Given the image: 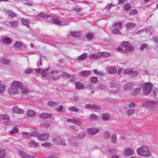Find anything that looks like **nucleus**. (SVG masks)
<instances>
[{
	"label": "nucleus",
	"mask_w": 158,
	"mask_h": 158,
	"mask_svg": "<svg viewBox=\"0 0 158 158\" xmlns=\"http://www.w3.org/2000/svg\"><path fill=\"white\" fill-rule=\"evenodd\" d=\"M70 34L73 37H79L81 35V32L79 31H71L70 32Z\"/></svg>",
	"instance_id": "6ab92c4d"
},
{
	"label": "nucleus",
	"mask_w": 158,
	"mask_h": 158,
	"mask_svg": "<svg viewBox=\"0 0 158 158\" xmlns=\"http://www.w3.org/2000/svg\"><path fill=\"white\" fill-rule=\"evenodd\" d=\"M69 142L71 145L73 146H75L76 145L77 143L74 139H71L69 140Z\"/></svg>",
	"instance_id": "338daca9"
},
{
	"label": "nucleus",
	"mask_w": 158,
	"mask_h": 158,
	"mask_svg": "<svg viewBox=\"0 0 158 158\" xmlns=\"http://www.w3.org/2000/svg\"><path fill=\"white\" fill-rule=\"evenodd\" d=\"M1 41L4 44H9L11 42V39L10 38L6 37L2 39Z\"/></svg>",
	"instance_id": "412c9836"
},
{
	"label": "nucleus",
	"mask_w": 158,
	"mask_h": 158,
	"mask_svg": "<svg viewBox=\"0 0 158 158\" xmlns=\"http://www.w3.org/2000/svg\"><path fill=\"white\" fill-rule=\"evenodd\" d=\"M100 58V57L99 56L94 54L90 55L89 57V59L91 60H94L96 59H99Z\"/></svg>",
	"instance_id": "c756f323"
},
{
	"label": "nucleus",
	"mask_w": 158,
	"mask_h": 158,
	"mask_svg": "<svg viewBox=\"0 0 158 158\" xmlns=\"http://www.w3.org/2000/svg\"><path fill=\"white\" fill-rule=\"evenodd\" d=\"M85 136V133L79 134L77 136V138L78 139H83Z\"/></svg>",
	"instance_id": "052dcab7"
},
{
	"label": "nucleus",
	"mask_w": 158,
	"mask_h": 158,
	"mask_svg": "<svg viewBox=\"0 0 158 158\" xmlns=\"http://www.w3.org/2000/svg\"><path fill=\"white\" fill-rule=\"evenodd\" d=\"M117 71V69L114 67H110L108 69V72L110 73H115Z\"/></svg>",
	"instance_id": "72a5a7b5"
},
{
	"label": "nucleus",
	"mask_w": 158,
	"mask_h": 158,
	"mask_svg": "<svg viewBox=\"0 0 158 158\" xmlns=\"http://www.w3.org/2000/svg\"><path fill=\"white\" fill-rule=\"evenodd\" d=\"M22 21L23 24L27 27H28L29 25V23L28 21L26 19H22Z\"/></svg>",
	"instance_id": "5fc2aeb1"
},
{
	"label": "nucleus",
	"mask_w": 158,
	"mask_h": 158,
	"mask_svg": "<svg viewBox=\"0 0 158 158\" xmlns=\"http://www.w3.org/2000/svg\"><path fill=\"white\" fill-rule=\"evenodd\" d=\"M62 76L63 77L67 78H69L71 77V75L66 73H64L63 74Z\"/></svg>",
	"instance_id": "774afa93"
},
{
	"label": "nucleus",
	"mask_w": 158,
	"mask_h": 158,
	"mask_svg": "<svg viewBox=\"0 0 158 158\" xmlns=\"http://www.w3.org/2000/svg\"><path fill=\"white\" fill-rule=\"evenodd\" d=\"M6 156V150L3 149H0V158H5Z\"/></svg>",
	"instance_id": "2f4dec72"
},
{
	"label": "nucleus",
	"mask_w": 158,
	"mask_h": 158,
	"mask_svg": "<svg viewBox=\"0 0 158 158\" xmlns=\"http://www.w3.org/2000/svg\"><path fill=\"white\" fill-rule=\"evenodd\" d=\"M42 145L44 147H50L52 145L51 144L48 142H46L42 144Z\"/></svg>",
	"instance_id": "69168bd1"
},
{
	"label": "nucleus",
	"mask_w": 158,
	"mask_h": 158,
	"mask_svg": "<svg viewBox=\"0 0 158 158\" xmlns=\"http://www.w3.org/2000/svg\"><path fill=\"white\" fill-rule=\"evenodd\" d=\"M152 86L150 83H146L144 84L143 94L145 95H148L150 94L151 91Z\"/></svg>",
	"instance_id": "39448f33"
},
{
	"label": "nucleus",
	"mask_w": 158,
	"mask_h": 158,
	"mask_svg": "<svg viewBox=\"0 0 158 158\" xmlns=\"http://www.w3.org/2000/svg\"><path fill=\"white\" fill-rule=\"evenodd\" d=\"M136 152L139 156L148 157L152 155V151L149 147L144 146L138 148Z\"/></svg>",
	"instance_id": "f03ea898"
},
{
	"label": "nucleus",
	"mask_w": 158,
	"mask_h": 158,
	"mask_svg": "<svg viewBox=\"0 0 158 158\" xmlns=\"http://www.w3.org/2000/svg\"><path fill=\"white\" fill-rule=\"evenodd\" d=\"M122 23L120 22H116L112 26L114 28L120 29L122 27Z\"/></svg>",
	"instance_id": "a878e982"
},
{
	"label": "nucleus",
	"mask_w": 158,
	"mask_h": 158,
	"mask_svg": "<svg viewBox=\"0 0 158 158\" xmlns=\"http://www.w3.org/2000/svg\"><path fill=\"white\" fill-rule=\"evenodd\" d=\"M41 126L42 127H45L46 128L49 127H50V125L46 123H43L40 124Z\"/></svg>",
	"instance_id": "bf43d9fd"
},
{
	"label": "nucleus",
	"mask_w": 158,
	"mask_h": 158,
	"mask_svg": "<svg viewBox=\"0 0 158 158\" xmlns=\"http://www.w3.org/2000/svg\"><path fill=\"white\" fill-rule=\"evenodd\" d=\"M22 85V84L20 81H13L11 83L10 88L8 89L9 93L10 95L19 94Z\"/></svg>",
	"instance_id": "f257e3e1"
},
{
	"label": "nucleus",
	"mask_w": 158,
	"mask_h": 158,
	"mask_svg": "<svg viewBox=\"0 0 158 158\" xmlns=\"http://www.w3.org/2000/svg\"><path fill=\"white\" fill-rule=\"evenodd\" d=\"M90 82L93 83H95L98 81V80L97 77H92L90 78Z\"/></svg>",
	"instance_id": "8fccbe9b"
},
{
	"label": "nucleus",
	"mask_w": 158,
	"mask_h": 158,
	"mask_svg": "<svg viewBox=\"0 0 158 158\" xmlns=\"http://www.w3.org/2000/svg\"><path fill=\"white\" fill-rule=\"evenodd\" d=\"M0 118L1 119L4 120H9L10 119V118L8 115L4 114L1 115H0Z\"/></svg>",
	"instance_id": "79ce46f5"
},
{
	"label": "nucleus",
	"mask_w": 158,
	"mask_h": 158,
	"mask_svg": "<svg viewBox=\"0 0 158 158\" xmlns=\"http://www.w3.org/2000/svg\"><path fill=\"white\" fill-rule=\"evenodd\" d=\"M21 134L23 137L27 139H30L32 136H35L34 135V133H32L31 134L26 132H23Z\"/></svg>",
	"instance_id": "dca6fc26"
},
{
	"label": "nucleus",
	"mask_w": 158,
	"mask_h": 158,
	"mask_svg": "<svg viewBox=\"0 0 158 158\" xmlns=\"http://www.w3.org/2000/svg\"><path fill=\"white\" fill-rule=\"evenodd\" d=\"M58 154L55 152H52L49 158H57Z\"/></svg>",
	"instance_id": "4d7b16f0"
},
{
	"label": "nucleus",
	"mask_w": 158,
	"mask_h": 158,
	"mask_svg": "<svg viewBox=\"0 0 158 158\" xmlns=\"http://www.w3.org/2000/svg\"><path fill=\"white\" fill-rule=\"evenodd\" d=\"M89 118L92 120H96L98 119V117L94 114H93L89 116Z\"/></svg>",
	"instance_id": "3c124183"
},
{
	"label": "nucleus",
	"mask_w": 158,
	"mask_h": 158,
	"mask_svg": "<svg viewBox=\"0 0 158 158\" xmlns=\"http://www.w3.org/2000/svg\"><path fill=\"white\" fill-rule=\"evenodd\" d=\"M131 70V69H126L123 71V73H127L132 77H135L138 75V72L137 71H133Z\"/></svg>",
	"instance_id": "0eeeda50"
},
{
	"label": "nucleus",
	"mask_w": 158,
	"mask_h": 158,
	"mask_svg": "<svg viewBox=\"0 0 158 158\" xmlns=\"http://www.w3.org/2000/svg\"><path fill=\"white\" fill-rule=\"evenodd\" d=\"M69 110L72 111L77 112L79 109L74 106H71L69 108Z\"/></svg>",
	"instance_id": "13d9d810"
},
{
	"label": "nucleus",
	"mask_w": 158,
	"mask_h": 158,
	"mask_svg": "<svg viewBox=\"0 0 158 158\" xmlns=\"http://www.w3.org/2000/svg\"><path fill=\"white\" fill-rule=\"evenodd\" d=\"M110 140L111 143H115L117 141V138L115 135L112 134Z\"/></svg>",
	"instance_id": "e433bc0d"
},
{
	"label": "nucleus",
	"mask_w": 158,
	"mask_h": 158,
	"mask_svg": "<svg viewBox=\"0 0 158 158\" xmlns=\"http://www.w3.org/2000/svg\"><path fill=\"white\" fill-rule=\"evenodd\" d=\"M28 144L30 147H36L38 146L37 143L34 140L28 142Z\"/></svg>",
	"instance_id": "f704fd0d"
},
{
	"label": "nucleus",
	"mask_w": 158,
	"mask_h": 158,
	"mask_svg": "<svg viewBox=\"0 0 158 158\" xmlns=\"http://www.w3.org/2000/svg\"><path fill=\"white\" fill-rule=\"evenodd\" d=\"M12 111L13 113L18 114H23L24 112L23 110L19 108L17 106H15L13 108Z\"/></svg>",
	"instance_id": "2eb2a0df"
},
{
	"label": "nucleus",
	"mask_w": 158,
	"mask_h": 158,
	"mask_svg": "<svg viewBox=\"0 0 158 158\" xmlns=\"http://www.w3.org/2000/svg\"><path fill=\"white\" fill-rule=\"evenodd\" d=\"M97 87L98 89H105L106 88V85L101 83L98 84Z\"/></svg>",
	"instance_id": "c03bdc74"
},
{
	"label": "nucleus",
	"mask_w": 158,
	"mask_h": 158,
	"mask_svg": "<svg viewBox=\"0 0 158 158\" xmlns=\"http://www.w3.org/2000/svg\"><path fill=\"white\" fill-rule=\"evenodd\" d=\"M9 23L12 26L16 27L18 25V23L16 21H10Z\"/></svg>",
	"instance_id": "680f3d73"
},
{
	"label": "nucleus",
	"mask_w": 158,
	"mask_h": 158,
	"mask_svg": "<svg viewBox=\"0 0 158 158\" xmlns=\"http://www.w3.org/2000/svg\"><path fill=\"white\" fill-rule=\"evenodd\" d=\"M122 46L127 50L131 51L134 49V47L130 44L128 41H124L122 44Z\"/></svg>",
	"instance_id": "1a4fd4ad"
},
{
	"label": "nucleus",
	"mask_w": 158,
	"mask_h": 158,
	"mask_svg": "<svg viewBox=\"0 0 158 158\" xmlns=\"http://www.w3.org/2000/svg\"><path fill=\"white\" fill-rule=\"evenodd\" d=\"M125 26L127 29H130L134 27L135 26V24L132 23H128L126 24Z\"/></svg>",
	"instance_id": "c9c22d12"
},
{
	"label": "nucleus",
	"mask_w": 158,
	"mask_h": 158,
	"mask_svg": "<svg viewBox=\"0 0 158 158\" xmlns=\"http://www.w3.org/2000/svg\"><path fill=\"white\" fill-rule=\"evenodd\" d=\"M134 85V83L132 82H129L125 84L123 87V89L124 91L130 90Z\"/></svg>",
	"instance_id": "9b49d317"
},
{
	"label": "nucleus",
	"mask_w": 158,
	"mask_h": 158,
	"mask_svg": "<svg viewBox=\"0 0 158 158\" xmlns=\"http://www.w3.org/2000/svg\"><path fill=\"white\" fill-rule=\"evenodd\" d=\"M98 54L102 57H107L110 55V53L107 52H99Z\"/></svg>",
	"instance_id": "bb28decb"
},
{
	"label": "nucleus",
	"mask_w": 158,
	"mask_h": 158,
	"mask_svg": "<svg viewBox=\"0 0 158 158\" xmlns=\"http://www.w3.org/2000/svg\"><path fill=\"white\" fill-rule=\"evenodd\" d=\"M93 72L94 73L96 74L99 76H102L104 75L103 72L101 71H98L97 69H94L93 70Z\"/></svg>",
	"instance_id": "09e8293b"
},
{
	"label": "nucleus",
	"mask_w": 158,
	"mask_h": 158,
	"mask_svg": "<svg viewBox=\"0 0 158 158\" xmlns=\"http://www.w3.org/2000/svg\"><path fill=\"white\" fill-rule=\"evenodd\" d=\"M20 92L23 96H26L30 92L29 89L25 87L22 85V87L20 89Z\"/></svg>",
	"instance_id": "9d476101"
},
{
	"label": "nucleus",
	"mask_w": 158,
	"mask_h": 158,
	"mask_svg": "<svg viewBox=\"0 0 158 158\" xmlns=\"http://www.w3.org/2000/svg\"><path fill=\"white\" fill-rule=\"evenodd\" d=\"M131 8V6L129 3L126 4L124 6V9L126 11L129 10Z\"/></svg>",
	"instance_id": "37998d69"
},
{
	"label": "nucleus",
	"mask_w": 158,
	"mask_h": 158,
	"mask_svg": "<svg viewBox=\"0 0 158 158\" xmlns=\"http://www.w3.org/2000/svg\"><path fill=\"white\" fill-rule=\"evenodd\" d=\"M143 32L147 33L149 35H150L151 33V31L148 29H143L139 30L138 31L137 33L138 34H140Z\"/></svg>",
	"instance_id": "ea45409f"
},
{
	"label": "nucleus",
	"mask_w": 158,
	"mask_h": 158,
	"mask_svg": "<svg viewBox=\"0 0 158 158\" xmlns=\"http://www.w3.org/2000/svg\"><path fill=\"white\" fill-rule=\"evenodd\" d=\"M137 11L136 10H131L129 12V14L131 15H135L137 14Z\"/></svg>",
	"instance_id": "e2e57ef3"
},
{
	"label": "nucleus",
	"mask_w": 158,
	"mask_h": 158,
	"mask_svg": "<svg viewBox=\"0 0 158 158\" xmlns=\"http://www.w3.org/2000/svg\"><path fill=\"white\" fill-rule=\"evenodd\" d=\"M99 131V130L98 129L95 128H89L87 129V133L89 134L92 135H94L97 133Z\"/></svg>",
	"instance_id": "4468645a"
},
{
	"label": "nucleus",
	"mask_w": 158,
	"mask_h": 158,
	"mask_svg": "<svg viewBox=\"0 0 158 158\" xmlns=\"http://www.w3.org/2000/svg\"><path fill=\"white\" fill-rule=\"evenodd\" d=\"M142 106L150 111H156L158 110V101H148L143 103Z\"/></svg>",
	"instance_id": "7ed1b4c3"
},
{
	"label": "nucleus",
	"mask_w": 158,
	"mask_h": 158,
	"mask_svg": "<svg viewBox=\"0 0 158 158\" xmlns=\"http://www.w3.org/2000/svg\"><path fill=\"white\" fill-rule=\"evenodd\" d=\"M27 114L28 116L30 117H32L35 115V112L32 110H28L27 113Z\"/></svg>",
	"instance_id": "4c0bfd02"
},
{
	"label": "nucleus",
	"mask_w": 158,
	"mask_h": 158,
	"mask_svg": "<svg viewBox=\"0 0 158 158\" xmlns=\"http://www.w3.org/2000/svg\"><path fill=\"white\" fill-rule=\"evenodd\" d=\"M6 86L5 85L0 81V94H3L6 90Z\"/></svg>",
	"instance_id": "f3484780"
},
{
	"label": "nucleus",
	"mask_w": 158,
	"mask_h": 158,
	"mask_svg": "<svg viewBox=\"0 0 158 158\" xmlns=\"http://www.w3.org/2000/svg\"><path fill=\"white\" fill-rule=\"evenodd\" d=\"M110 85L112 87H118V88L121 89V87L120 84H118L117 82L114 81H113L110 82Z\"/></svg>",
	"instance_id": "393cba45"
},
{
	"label": "nucleus",
	"mask_w": 158,
	"mask_h": 158,
	"mask_svg": "<svg viewBox=\"0 0 158 158\" xmlns=\"http://www.w3.org/2000/svg\"><path fill=\"white\" fill-rule=\"evenodd\" d=\"M76 88L77 89H83L84 88V85L82 83L79 82H76L75 83Z\"/></svg>",
	"instance_id": "5701e85b"
},
{
	"label": "nucleus",
	"mask_w": 158,
	"mask_h": 158,
	"mask_svg": "<svg viewBox=\"0 0 158 158\" xmlns=\"http://www.w3.org/2000/svg\"><path fill=\"white\" fill-rule=\"evenodd\" d=\"M120 32V31L118 30V29L114 27L112 30V32L114 34H118Z\"/></svg>",
	"instance_id": "0e129e2a"
},
{
	"label": "nucleus",
	"mask_w": 158,
	"mask_h": 158,
	"mask_svg": "<svg viewBox=\"0 0 158 158\" xmlns=\"http://www.w3.org/2000/svg\"><path fill=\"white\" fill-rule=\"evenodd\" d=\"M110 118V115L107 113L103 114L102 117V120L104 121H109Z\"/></svg>",
	"instance_id": "a211bd4d"
},
{
	"label": "nucleus",
	"mask_w": 158,
	"mask_h": 158,
	"mask_svg": "<svg viewBox=\"0 0 158 158\" xmlns=\"http://www.w3.org/2000/svg\"><path fill=\"white\" fill-rule=\"evenodd\" d=\"M18 131V129L16 127H13L12 130L10 132V134H13L17 133Z\"/></svg>",
	"instance_id": "864d4df0"
},
{
	"label": "nucleus",
	"mask_w": 158,
	"mask_h": 158,
	"mask_svg": "<svg viewBox=\"0 0 158 158\" xmlns=\"http://www.w3.org/2000/svg\"><path fill=\"white\" fill-rule=\"evenodd\" d=\"M41 74L43 77H45L50 76L53 79H56L59 77L58 73L56 71H52L49 68H48L41 71Z\"/></svg>",
	"instance_id": "20e7f679"
},
{
	"label": "nucleus",
	"mask_w": 158,
	"mask_h": 158,
	"mask_svg": "<svg viewBox=\"0 0 158 158\" xmlns=\"http://www.w3.org/2000/svg\"><path fill=\"white\" fill-rule=\"evenodd\" d=\"M107 151L110 153H115L117 152V150L115 148H111L108 149Z\"/></svg>",
	"instance_id": "a18cd8bd"
},
{
	"label": "nucleus",
	"mask_w": 158,
	"mask_h": 158,
	"mask_svg": "<svg viewBox=\"0 0 158 158\" xmlns=\"http://www.w3.org/2000/svg\"><path fill=\"white\" fill-rule=\"evenodd\" d=\"M49 137L48 133L44 132L39 134L37 135L38 139L41 141H45L48 139Z\"/></svg>",
	"instance_id": "6e6552de"
},
{
	"label": "nucleus",
	"mask_w": 158,
	"mask_h": 158,
	"mask_svg": "<svg viewBox=\"0 0 158 158\" xmlns=\"http://www.w3.org/2000/svg\"><path fill=\"white\" fill-rule=\"evenodd\" d=\"M85 107L86 108L95 111H97L100 109L99 106L94 104L86 105Z\"/></svg>",
	"instance_id": "f8f14e48"
},
{
	"label": "nucleus",
	"mask_w": 158,
	"mask_h": 158,
	"mask_svg": "<svg viewBox=\"0 0 158 158\" xmlns=\"http://www.w3.org/2000/svg\"><path fill=\"white\" fill-rule=\"evenodd\" d=\"M90 71L89 70H84L81 71L79 73V75L80 76L83 77H85L89 75L90 74Z\"/></svg>",
	"instance_id": "aec40b11"
},
{
	"label": "nucleus",
	"mask_w": 158,
	"mask_h": 158,
	"mask_svg": "<svg viewBox=\"0 0 158 158\" xmlns=\"http://www.w3.org/2000/svg\"><path fill=\"white\" fill-rule=\"evenodd\" d=\"M6 13L8 15V16L11 17H15L16 15V14L15 13L10 10L7 11Z\"/></svg>",
	"instance_id": "7c9ffc66"
},
{
	"label": "nucleus",
	"mask_w": 158,
	"mask_h": 158,
	"mask_svg": "<svg viewBox=\"0 0 158 158\" xmlns=\"http://www.w3.org/2000/svg\"><path fill=\"white\" fill-rule=\"evenodd\" d=\"M135 110L134 109H131L127 111V113L129 116L132 115L134 113Z\"/></svg>",
	"instance_id": "603ef678"
},
{
	"label": "nucleus",
	"mask_w": 158,
	"mask_h": 158,
	"mask_svg": "<svg viewBox=\"0 0 158 158\" xmlns=\"http://www.w3.org/2000/svg\"><path fill=\"white\" fill-rule=\"evenodd\" d=\"M135 153L133 149L130 147H127L124 149L123 154L125 156H129L134 155Z\"/></svg>",
	"instance_id": "423d86ee"
},
{
	"label": "nucleus",
	"mask_w": 158,
	"mask_h": 158,
	"mask_svg": "<svg viewBox=\"0 0 158 158\" xmlns=\"http://www.w3.org/2000/svg\"><path fill=\"white\" fill-rule=\"evenodd\" d=\"M121 90V89L117 88L115 89H112L110 91V92L111 94H115L120 92Z\"/></svg>",
	"instance_id": "58836bf2"
},
{
	"label": "nucleus",
	"mask_w": 158,
	"mask_h": 158,
	"mask_svg": "<svg viewBox=\"0 0 158 158\" xmlns=\"http://www.w3.org/2000/svg\"><path fill=\"white\" fill-rule=\"evenodd\" d=\"M22 46V42L19 41H17L14 44V46L15 48H20Z\"/></svg>",
	"instance_id": "49530a36"
},
{
	"label": "nucleus",
	"mask_w": 158,
	"mask_h": 158,
	"mask_svg": "<svg viewBox=\"0 0 158 158\" xmlns=\"http://www.w3.org/2000/svg\"><path fill=\"white\" fill-rule=\"evenodd\" d=\"M1 62L5 64H9V60L8 59L3 57L1 59Z\"/></svg>",
	"instance_id": "de8ad7c7"
},
{
	"label": "nucleus",
	"mask_w": 158,
	"mask_h": 158,
	"mask_svg": "<svg viewBox=\"0 0 158 158\" xmlns=\"http://www.w3.org/2000/svg\"><path fill=\"white\" fill-rule=\"evenodd\" d=\"M87 57V54L86 53H84L81 55L77 59L79 60H82L85 59Z\"/></svg>",
	"instance_id": "c85d7f7f"
},
{
	"label": "nucleus",
	"mask_w": 158,
	"mask_h": 158,
	"mask_svg": "<svg viewBox=\"0 0 158 158\" xmlns=\"http://www.w3.org/2000/svg\"><path fill=\"white\" fill-rule=\"evenodd\" d=\"M19 154L22 158H34V157L33 156L28 155L21 151H19Z\"/></svg>",
	"instance_id": "ddd939ff"
},
{
	"label": "nucleus",
	"mask_w": 158,
	"mask_h": 158,
	"mask_svg": "<svg viewBox=\"0 0 158 158\" xmlns=\"http://www.w3.org/2000/svg\"><path fill=\"white\" fill-rule=\"evenodd\" d=\"M37 16L39 18H47L50 17V15H45L42 13H40L39 14L37 15Z\"/></svg>",
	"instance_id": "a19ab883"
},
{
	"label": "nucleus",
	"mask_w": 158,
	"mask_h": 158,
	"mask_svg": "<svg viewBox=\"0 0 158 158\" xmlns=\"http://www.w3.org/2000/svg\"><path fill=\"white\" fill-rule=\"evenodd\" d=\"M110 136V132L108 131H105L103 134V138L106 139H109Z\"/></svg>",
	"instance_id": "473e14b6"
},
{
	"label": "nucleus",
	"mask_w": 158,
	"mask_h": 158,
	"mask_svg": "<svg viewBox=\"0 0 158 158\" xmlns=\"http://www.w3.org/2000/svg\"><path fill=\"white\" fill-rule=\"evenodd\" d=\"M52 117L51 115L46 113H43L39 115V117L42 118L46 119Z\"/></svg>",
	"instance_id": "b1692460"
},
{
	"label": "nucleus",
	"mask_w": 158,
	"mask_h": 158,
	"mask_svg": "<svg viewBox=\"0 0 158 158\" xmlns=\"http://www.w3.org/2000/svg\"><path fill=\"white\" fill-rule=\"evenodd\" d=\"M52 21L54 23L57 25H59L60 23V22L58 19L53 18L52 19Z\"/></svg>",
	"instance_id": "6e6d98bb"
},
{
	"label": "nucleus",
	"mask_w": 158,
	"mask_h": 158,
	"mask_svg": "<svg viewBox=\"0 0 158 158\" xmlns=\"http://www.w3.org/2000/svg\"><path fill=\"white\" fill-rule=\"evenodd\" d=\"M61 136L58 135L54 137L52 139L53 142L55 144H58L60 140Z\"/></svg>",
	"instance_id": "4be33fe9"
},
{
	"label": "nucleus",
	"mask_w": 158,
	"mask_h": 158,
	"mask_svg": "<svg viewBox=\"0 0 158 158\" xmlns=\"http://www.w3.org/2000/svg\"><path fill=\"white\" fill-rule=\"evenodd\" d=\"M140 91L141 89L140 88H136L131 93V95L133 96H135L139 94Z\"/></svg>",
	"instance_id": "cd10ccee"
}]
</instances>
